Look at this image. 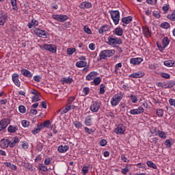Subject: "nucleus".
I'll return each mask as SVG.
<instances>
[{
    "mask_svg": "<svg viewBox=\"0 0 175 175\" xmlns=\"http://www.w3.org/2000/svg\"><path fill=\"white\" fill-rule=\"evenodd\" d=\"M116 54V51L114 49H105L101 51L99 53L98 58L97 61H101V59H107L110 57H113Z\"/></svg>",
    "mask_w": 175,
    "mask_h": 175,
    "instance_id": "f257e3e1",
    "label": "nucleus"
},
{
    "mask_svg": "<svg viewBox=\"0 0 175 175\" xmlns=\"http://www.w3.org/2000/svg\"><path fill=\"white\" fill-rule=\"evenodd\" d=\"M124 96V93L119 92L115 94L111 99V105L113 107L118 106V105L122 100V98Z\"/></svg>",
    "mask_w": 175,
    "mask_h": 175,
    "instance_id": "f03ea898",
    "label": "nucleus"
},
{
    "mask_svg": "<svg viewBox=\"0 0 175 175\" xmlns=\"http://www.w3.org/2000/svg\"><path fill=\"white\" fill-rule=\"evenodd\" d=\"M111 18L112 19L115 25L120 24V11L118 10H111L109 12Z\"/></svg>",
    "mask_w": 175,
    "mask_h": 175,
    "instance_id": "7ed1b4c3",
    "label": "nucleus"
},
{
    "mask_svg": "<svg viewBox=\"0 0 175 175\" xmlns=\"http://www.w3.org/2000/svg\"><path fill=\"white\" fill-rule=\"evenodd\" d=\"M107 44L109 46H116V44H122V40L114 36H109L108 37Z\"/></svg>",
    "mask_w": 175,
    "mask_h": 175,
    "instance_id": "20e7f679",
    "label": "nucleus"
},
{
    "mask_svg": "<svg viewBox=\"0 0 175 175\" xmlns=\"http://www.w3.org/2000/svg\"><path fill=\"white\" fill-rule=\"evenodd\" d=\"M100 106H102V103L99 101H92L90 105V111H92V113H98L99 109H100Z\"/></svg>",
    "mask_w": 175,
    "mask_h": 175,
    "instance_id": "39448f33",
    "label": "nucleus"
},
{
    "mask_svg": "<svg viewBox=\"0 0 175 175\" xmlns=\"http://www.w3.org/2000/svg\"><path fill=\"white\" fill-rule=\"evenodd\" d=\"M52 18H53V20H57V21H59V23H64L67 20H69V16L64 14H53L52 15Z\"/></svg>",
    "mask_w": 175,
    "mask_h": 175,
    "instance_id": "423d86ee",
    "label": "nucleus"
},
{
    "mask_svg": "<svg viewBox=\"0 0 175 175\" xmlns=\"http://www.w3.org/2000/svg\"><path fill=\"white\" fill-rule=\"evenodd\" d=\"M170 43V40H169V38L165 37L163 38L162 40V45L157 44L158 49L160 51H163L167 46H169V44Z\"/></svg>",
    "mask_w": 175,
    "mask_h": 175,
    "instance_id": "0eeeda50",
    "label": "nucleus"
},
{
    "mask_svg": "<svg viewBox=\"0 0 175 175\" xmlns=\"http://www.w3.org/2000/svg\"><path fill=\"white\" fill-rule=\"evenodd\" d=\"M42 49L46 51H50L53 54L57 53V46L55 44H44L42 46Z\"/></svg>",
    "mask_w": 175,
    "mask_h": 175,
    "instance_id": "6e6552de",
    "label": "nucleus"
},
{
    "mask_svg": "<svg viewBox=\"0 0 175 175\" xmlns=\"http://www.w3.org/2000/svg\"><path fill=\"white\" fill-rule=\"evenodd\" d=\"M143 113H144V108L141 106L137 109H132L129 111V113L131 114V116H139V114H143Z\"/></svg>",
    "mask_w": 175,
    "mask_h": 175,
    "instance_id": "1a4fd4ad",
    "label": "nucleus"
},
{
    "mask_svg": "<svg viewBox=\"0 0 175 175\" xmlns=\"http://www.w3.org/2000/svg\"><path fill=\"white\" fill-rule=\"evenodd\" d=\"M111 27L109 25H103L98 29V33L100 35H105L106 32H110Z\"/></svg>",
    "mask_w": 175,
    "mask_h": 175,
    "instance_id": "9d476101",
    "label": "nucleus"
},
{
    "mask_svg": "<svg viewBox=\"0 0 175 175\" xmlns=\"http://www.w3.org/2000/svg\"><path fill=\"white\" fill-rule=\"evenodd\" d=\"M34 33L39 38H47V32L44 30L37 28L34 29Z\"/></svg>",
    "mask_w": 175,
    "mask_h": 175,
    "instance_id": "9b49d317",
    "label": "nucleus"
},
{
    "mask_svg": "<svg viewBox=\"0 0 175 175\" xmlns=\"http://www.w3.org/2000/svg\"><path fill=\"white\" fill-rule=\"evenodd\" d=\"M9 124H10L9 119L6 118L1 120L0 121V132L4 131V129H6Z\"/></svg>",
    "mask_w": 175,
    "mask_h": 175,
    "instance_id": "f8f14e48",
    "label": "nucleus"
},
{
    "mask_svg": "<svg viewBox=\"0 0 175 175\" xmlns=\"http://www.w3.org/2000/svg\"><path fill=\"white\" fill-rule=\"evenodd\" d=\"M125 126H124V124H120L118 125V126L115 129V133H116V135H124V133H125Z\"/></svg>",
    "mask_w": 175,
    "mask_h": 175,
    "instance_id": "ddd939ff",
    "label": "nucleus"
},
{
    "mask_svg": "<svg viewBox=\"0 0 175 175\" xmlns=\"http://www.w3.org/2000/svg\"><path fill=\"white\" fill-rule=\"evenodd\" d=\"M12 79L14 84L16 85V87H20L21 85V82H20L19 76L18 74L17 73H14L12 75Z\"/></svg>",
    "mask_w": 175,
    "mask_h": 175,
    "instance_id": "4468645a",
    "label": "nucleus"
},
{
    "mask_svg": "<svg viewBox=\"0 0 175 175\" xmlns=\"http://www.w3.org/2000/svg\"><path fill=\"white\" fill-rule=\"evenodd\" d=\"M142 32L145 38H150L152 35L151 30H150L148 26L142 27Z\"/></svg>",
    "mask_w": 175,
    "mask_h": 175,
    "instance_id": "2eb2a0df",
    "label": "nucleus"
},
{
    "mask_svg": "<svg viewBox=\"0 0 175 175\" xmlns=\"http://www.w3.org/2000/svg\"><path fill=\"white\" fill-rule=\"evenodd\" d=\"M129 77L133 79H142V77H144V72L142 71H137L130 75Z\"/></svg>",
    "mask_w": 175,
    "mask_h": 175,
    "instance_id": "dca6fc26",
    "label": "nucleus"
},
{
    "mask_svg": "<svg viewBox=\"0 0 175 175\" xmlns=\"http://www.w3.org/2000/svg\"><path fill=\"white\" fill-rule=\"evenodd\" d=\"M142 61L143 58L142 57L131 58L130 59V64H131V65H140Z\"/></svg>",
    "mask_w": 175,
    "mask_h": 175,
    "instance_id": "f3484780",
    "label": "nucleus"
},
{
    "mask_svg": "<svg viewBox=\"0 0 175 175\" xmlns=\"http://www.w3.org/2000/svg\"><path fill=\"white\" fill-rule=\"evenodd\" d=\"M0 146L1 148H8L9 146H10V140L3 139L0 142Z\"/></svg>",
    "mask_w": 175,
    "mask_h": 175,
    "instance_id": "a211bd4d",
    "label": "nucleus"
},
{
    "mask_svg": "<svg viewBox=\"0 0 175 175\" xmlns=\"http://www.w3.org/2000/svg\"><path fill=\"white\" fill-rule=\"evenodd\" d=\"M79 8L81 9H91L92 4L88 1H83L80 4Z\"/></svg>",
    "mask_w": 175,
    "mask_h": 175,
    "instance_id": "6ab92c4d",
    "label": "nucleus"
},
{
    "mask_svg": "<svg viewBox=\"0 0 175 175\" xmlns=\"http://www.w3.org/2000/svg\"><path fill=\"white\" fill-rule=\"evenodd\" d=\"M21 72L25 77H27L28 79H31L32 77V74L31 72L25 68H22Z\"/></svg>",
    "mask_w": 175,
    "mask_h": 175,
    "instance_id": "aec40b11",
    "label": "nucleus"
},
{
    "mask_svg": "<svg viewBox=\"0 0 175 175\" xmlns=\"http://www.w3.org/2000/svg\"><path fill=\"white\" fill-rule=\"evenodd\" d=\"M113 33H114V35H116L117 36H122V34L124 33V30L122 29V28L118 27L113 31Z\"/></svg>",
    "mask_w": 175,
    "mask_h": 175,
    "instance_id": "412c9836",
    "label": "nucleus"
},
{
    "mask_svg": "<svg viewBox=\"0 0 175 175\" xmlns=\"http://www.w3.org/2000/svg\"><path fill=\"white\" fill-rule=\"evenodd\" d=\"M95 76H98V72L92 71L86 76V80H88V81H91V80L95 79Z\"/></svg>",
    "mask_w": 175,
    "mask_h": 175,
    "instance_id": "4be33fe9",
    "label": "nucleus"
},
{
    "mask_svg": "<svg viewBox=\"0 0 175 175\" xmlns=\"http://www.w3.org/2000/svg\"><path fill=\"white\" fill-rule=\"evenodd\" d=\"M39 25V22L36 19H32L31 22H29L27 24L28 28H33V27H38Z\"/></svg>",
    "mask_w": 175,
    "mask_h": 175,
    "instance_id": "5701e85b",
    "label": "nucleus"
},
{
    "mask_svg": "<svg viewBox=\"0 0 175 175\" xmlns=\"http://www.w3.org/2000/svg\"><path fill=\"white\" fill-rule=\"evenodd\" d=\"M68 150H69V146L68 145H60L57 148V151L62 153L66 152Z\"/></svg>",
    "mask_w": 175,
    "mask_h": 175,
    "instance_id": "b1692460",
    "label": "nucleus"
},
{
    "mask_svg": "<svg viewBox=\"0 0 175 175\" xmlns=\"http://www.w3.org/2000/svg\"><path fill=\"white\" fill-rule=\"evenodd\" d=\"M75 107H76V106H75V105H70L69 104H68L64 109H62V114H66V113H68V111H69V110H72V109H75Z\"/></svg>",
    "mask_w": 175,
    "mask_h": 175,
    "instance_id": "393cba45",
    "label": "nucleus"
},
{
    "mask_svg": "<svg viewBox=\"0 0 175 175\" xmlns=\"http://www.w3.org/2000/svg\"><path fill=\"white\" fill-rule=\"evenodd\" d=\"M8 131L9 133H16V132H17V131H18V127L17 126H14V125H10L8 127Z\"/></svg>",
    "mask_w": 175,
    "mask_h": 175,
    "instance_id": "a878e982",
    "label": "nucleus"
},
{
    "mask_svg": "<svg viewBox=\"0 0 175 175\" xmlns=\"http://www.w3.org/2000/svg\"><path fill=\"white\" fill-rule=\"evenodd\" d=\"M8 20V15L5 14H0V25H3Z\"/></svg>",
    "mask_w": 175,
    "mask_h": 175,
    "instance_id": "bb28decb",
    "label": "nucleus"
},
{
    "mask_svg": "<svg viewBox=\"0 0 175 175\" xmlns=\"http://www.w3.org/2000/svg\"><path fill=\"white\" fill-rule=\"evenodd\" d=\"M165 66H167L168 68H172V66H175V61L174 60H167L164 62Z\"/></svg>",
    "mask_w": 175,
    "mask_h": 175,
    "instance_id": "cd10ccee",
    "label": "nucleus"
},
{
    "mask_svg": "<svg viewBox=\"0 0 175 175\" xmlns=\"http://www.w3.org/2000/svg\"><path fill=\"white\" fill-rule=\"evenodd\" d=\"M92 124V118H91V116H87L85 119V125L86 126H91Z\"/></svg>",
    "mask_w": 175,
    "mask_h": 175,
    "instance_id": "c85d7f7f",
    "label": "nucleus"
},
{
    "mask_svg": "<svg viewBox=\"0 0 175 175\" xmlns=\"http://www.w3.org/2000/svg\"><path fill=\"white\" fill-rule=\"evenodd\" d=\"M38 170H40V172H48L49 168L47 167V166L46 165V164H40L38 165Z\"/></svg>",
    "mask_w": 175,
    "mask_h": 175,
    "instance_id": "c756f323",
    "label": "nucleus"
},
{
    "mask_svg": "<svg viewBox=\"0 0 175 175\" xmlns=\"http://www.w3.org/2000/svg\"><path fill=\"white\" fill-rule=\"evenodd\" d=\"M77 68H84L87 66V62L85 61H79L76 63Z\"/></svg>",
    "mask_w": 175,
    "mask_h": 175,
    "instance_id": "7c9ffc66",
    "label": "nucleus"
},
{
    "mask_svg": "<svg viewBox=\"0 0 175 175\" xmlns=\"http://www.w3.org/2000/svg\"><path fill=\"white\" fill-rule=\"evenodd\" d=\"M72 124L77 129H81L83 128V123L79 121H73Z\"/></svg>",
    "mask_w": 175,
    "mask_h": 175,
    "instance_id": "2f4dec72",
    "label": "nucleus"
},
{
    "mask_svg": "<svg viewBox=\"0 0 175 175\" xmlns=\"http://www.w3.org/2000/svg\"><path fill=\"white\" fill-rule=\"evenodd\" d=\"M16 143H18V138L17 137H14L12 141H10V147L13 148L14 146H16Z\"/></svg>",
    "mask_w": 175,
    "mask_h": 175,
    "instance_id": "473e14b6",
    "label": "nucleus"
},
{
    "mask_svg": "<svg viewBox=\"0 0 175 175\" xmlns=\"http://www.w3.org/2000/svg\"><path fill=\"white\" fill-rule=\"evenodd\" d=\"M133 18L131 16H129L127 17H124L122 18V21L124 23V24H129V23H131V21H132Z\"/></svg>",
    "mask_w": 175,
    "mask_h": 175,
    "instance_id": "72a5a7b5",
    "label": "nucleus"
},
{
    "mask_svg": "<svg viewBox=\"0 0 175 175\" xmlns=\"http://www.w3.org/2000/svg\"><path fill=\"white\" fill-rule=\"evenodd\" d=\"M146 165L148 166V167H152V169H157V165H155V163L151 161H148L146 162Z\"/></svg>",
    "mask_w": 175,
    "mask_h": 175,
    "instance_id": "f704fd0d",
    "label": "nucleus"
},
{
    "mask_svg": "<svg viewBox=\"0 0 175 175\" xmlns=\"http://www.w3.org/2000/svg\"><path fill=\"white\" fill-rule=\"evenodd\" d=\"M157 133H158L159 137H161V139H166V137H167L166 133H165L164 131H159V130L157 131Z\"/></svg>",
    "mask_w": 175,
    "mask_h": 175,
    "instance_id": "c9c22d12",
    "label": "nucleus"
},
{
    "mask_svg": "<svg viewBox=\"0 0 175 175\" xmlns=\"http://www.w3.org/2000/svg\"><path fill=\"white\" fill-rule=\"evenodd\" d=\"M160 27L161 28H163L164 29H167L170 28V24L167 22H164L160 25Z\"/></svg>",
    "mask_w": 175,
    "mask_h": 175,
    "instance_id": "e433bc0d",
    "label": "nucleus"
},
{
    "mask_svg": "<svg viewBox=\"0 0 175 175\" xmlns=\"http://www.w3.org/2000/svg\"><path fill=\"white\" fill-rule=\"evenodd\" d=\"M75 100H76V98L75 96H71L68 99V105L75 106Z\"/></svg>",
    "mask_w": 175,
    "mask_h": 175,
    "instance_id": "4c0bfd02",
    "label": "nucleus"
},
{
    "mask_svg": "<svg viewBox=\"0 0 175 175\" xmlns=\"http://www.w3.org/2000/svg\"><path fill=\"white\" fill-rule=\"evenodd\" d=\"M129 166H131V165L127 164L124 168L122 169L121 173L124 175L126 174L128 172H129Z\"/></svg>",
    "mask_w": 175,
    "mask_h": 175,
    "instance_id": "58836bf2",
    "label": "nucleus"
},
{
    "mask_svg": "<svg viewBox=\"0 0 175 175\" xmlns=\"http://www.w3.org/2000/svg\"><path fill=\"white\" fill-rule=\"evenodd\" d=\"M100 81H102V80L99 77L94 78L93 80L94 85H99V84H100Z\"/></svg>",
    "mask_w": 175,
    "mask_h": 175,
    "instance_id": "ea45409f",
    "label": "nucleus"
},
{
    "mask_svg": "<svg viewBox=\"0 0 175 175\" xmlns=\"http://www.w3.org/2000/svg\"><path fill=\"white\" fill-rule=\"evenodd\" d=\"M167 18L171 21H175V12H172L167 16Z\"/></svg>",
    "mask_w": 175,
    "mask_h": 175,
    "instance_id": "a19ab883",
    "label": "nucleus"
},
{
    "mask_svg": "<svg viewBox=\"0 0 175 175\" xmlns=\"http://www.w3.org/2000/svg\"><path fill=\"white\" fill-rule=\"evenodd\" d=\"M13 10H17V0H11Z\"/></svg>",
    "mask_w": 175,
    "mask_h": 175,
    "instance_id": "79ce46f5",
    "label": "nucleus"
},
{
    "mask_svg": "<svg viewBox=\"0 0 175 175\" xmlns=\"http://www.w3.org/2000/svg\"><path fill=\"white\" fill-rule=\"evenodd\" d=\"M165 145L166 147H168V148H170L172 146H173V142H172V139H166L165 142Z\"/></svg>",
    "mask_w": 175,
    "mask_h": 175,
    "instance_id": "37998d69",
    "label": "nucleus"
},
{
    "mask_svg": "<svg viewBox=\"0 0 175 175\" xmlns=\"http://www.w3.org/2000/svg\"><path fill=\"white\" fill-rule=\"evenodd\" d=\"M156 113H157V116H158V117H161V118L163 117V109H157Z\"/></svg>",
    "mask_w": 175,
    "mask_h": 175,
    "instance_id": "c03bdc74",
    "label": "nucleus"
},
{
    "mask_svg": "<svg viewBox=\"0 0 175 175\" xmlns=\"http://www.w3.org/2000/svg\"><path fill=\"white\" fill-rule=\"evenodd\" d=\"M130 99L133 103H137V96L131 94L130 95Z\"/></svg>",
    "mask_w": 175,
    "mask_h": 175,
    "instance_id": "a18cd8bd",
    "label": "nucleus"
},
{
    "mask_svg": "<svg viewBox=\"0 0 175 175\" xmlns=\"http://www.w3.org/2000/svg\"><path fill=\"white\" fill-rule=\"evenodd\" d=\"M64 83H66L67 84H72L73 81V79L72 78H63Z\"/></svg>",
    "mask_w": 175,
    "mask_h": 175,
    "instance_id": "49530a36",
    "label": "nucleus"
},
{
    "mask_svg": "<svg viewBox=\"0 0 175 175\" xmlns=\"http://www.w3.org/2000/svg\"><path fill=\"white\" fill-rule=\"evenodd\" d=\"M89 170H90V168L88 167V166H87V165L83 166L82 168L83 174V175L87 174V173H88Z\"/></svg>",
    "mask_w": 175,
    "mask_h": 175,
    "instance_id": "de8ad7c7",
    "label": "nucleus"
},
{
    "mask_svg": "<svg viewBox=\"0 0 175 175\" xmlns=\"http://www.w3.org/2000/svg\"><path fill=\"white\" fill-rule=\"evenodd\" d=\"M18 110L20 111V113H25V111H27V109L25 108V106L24 105H20L18 107Z\"/></svg>",
    "mask_w": 175,
    "mask_h": 175,
    "instance_id": "09e8293b",
    "label": "nucleus"
},
{
    "mask_svg": "<svg viewBox=\"0 0 175 175\" xmlns=\"http://www.w3.org/2000/svg\"><path fill=\"white\" fill-rule=\"evenodd\" d=\"M76 49L75 48H68L67 49V53L68 54V55H72V54H73V53H75Z\"/></svg>",
    "mask_w": 175,
    "mask_h": 175,
    "instance_id": "8fccbe9b",
    "label": "nucleus"
},
{
    "mask_svg": "<svg viewBox=\"0 0 175 175\" xmlns=\"http://www.w3.org/2000/svg\"><path fill=\"white\" fill-rule=\"evenodd\" d=\"M105 85L103 84H100V95H103V94H105Z\"/></svg>",
    "mask_w": 175,
    "mask_h": 175,
    "instance_id": "3c124183",
    "label": "nucleus"
},
{
    "mask_svg": "<svg viewBox=\"0 0 175 175\" xmlns=\"http://www.w3.org/2000/svg\"><path fill=\"white\" fill-rule=\"evenodd\" d=\"M84 31L88 33V35H91L92 32L91 31V29L88 27V26H84Z\"/></svg>",
    "mask_w": 175,
    "mask_h": 175,
    "instance_id": "603ef678",
    "label": "nucleus"
},
{
    "mask_svg": "<svg viewBox=\"0 0 175 175\" xmlns=\"http://www.w3.org/2000/svg\"><path fill=\"white\" fill-rule=\"evenodd\" d=\"M168 88H173L175 85L174 81H170L167 82Z\"/></svg>",
    "mask_w": 175,
    "mask_h": 175,
    "instance_id": "864d4df0",
    "label": "nucleus"
},
{
    "mask_svg": "<svg viewBox=\"0 0 175 175\" xmlns=\"http://www.w3.org/2000/svg\"><path fill=\"white\" fill-rule=\"evenodd\" d=\"M44 165H51V159H50V157H47L44 159Z\"/></svg>",
    "mask_w": 175,
    "mask_h": 175,
    "instance_id": "5fc2aeb1",
    "label": "nucleus"
},
{
    "mask_svg": "<svg viewBox=\"0 0 175 175\" xmlns=\"http://www.w3.org/2000/svg\"><path fill=\"white\" fill-rule=\"evenodd\" d=\"M40 99L39 96H34L31 98V102L35 103V102H39Z\"/></svg>",
    "mask_w": 175,
    "mask_h": 175,
    "instance_id": "6e6d98bb",
    "label": "nucleus"
},
{
    "mask_svg": "<svg viewBox=\"0 0 175 175\" xmlns=\"http://www.w3.org/2000/svg\"><path fill=\"white\" fill-rule=\"evenodd\" d=\"M22 126H24V128H27V126H29V122L23 120L22 121Z\"/></svg>",
    "mask_w": 175,
    "mask_h": 175,
    "instance_id": "4d7b16f0",
    "label": "nucleus"
},
{
    "mask_svg": "<svg viewBox=\"0 0 175 175\" xmlns=\"http://www.w3.org/2000/svg\"><path fill=\"white\" fill-rule=\"evenodd\" d=\"M50 124H51L50 120H46L43 122L42 126H44V128H49Z\"/></svg>",
    "mask_w": 175,
    "mask_h": 175,
    "instance_id": "13d9d810",
    "label": "nucleus"
},
{
    "mask_svg": "<svg viewBox=\"0 0 175 175\" xmlns=\"http://www.w3.org/2000/svg\"><path fill=\"white\" fill-rule=\"evenodd\" d=\"M33 80L37 83H40V80H42V77L39 75H36L33 77Z\"/></svg>",
    "mask_w": 175,
    "mask_h": 175,
    "instance_id": "bf43d9fd",
    "label": "nucleus"
},
{
    "mask_svg": "<svg viewBox=\"0 0 175 175\" xmlns=\"http://www.w3.org/2000/svg\"><path fill=\"white\" fill-rule=\"evenodd\" d=\"M107 144V141H106V139H101L100 141V146H101V147H105V146H106Z\"/></svg>",
    "mask_w": 175,
    "mask_h": 175,
    "instance_id": "052dcab7",
    "label": "nucleus"
},
{
    "mask_svg": "<svg viewBox=\"0 0 175 175\" xmlns=\"http://www.w3.org/2000/svg\"><path fill=\"white\" fill-rule=\"evenodd\" d=\"M83 92L85 95H88L90 94V88H88V87L84 88L83 90Z\"/></svg>",
    "mask_w": 175,
    "mask_h": 175,
    "instance_id": "680f3d73",
    "label": "nucleus"
},
{
    "mask_svg": "<svg viewBox=\"0 0 175 175\" xmlns=\"http://www.w3.org/2000/svg\"><path fill=\"white\" fill-rule=\"evenodd\" d=\"M39 132H40V130L36 126L34 129L31 131V133H33V135H36L37 133H39Z\"/></svg>",
    "mask_w": 175,
    "mask_h": 175,
    "instance_id": "e2e57ef3",
    "label": "nucleus"
},
{
    "mask_svg": "<svg viewBox=\"0 0 175 175\" xmlns=\"http://www.w3.org/2000/svg\"><path fill=\"white\" fill-rule=\"evenodd\" d=\"M121 159H122V161H123V162H126V163L129 162V159H128V158H126V157H125V154H122Z\"/></svg>",
    "mask_w": 175,
    "mask_h": 175,
    "instance_id": "0e129e2a",
    "label": "nucleus"
},
{
    "mask_svg": "<svg viewBox=\"0 0 175 175\" xmlns=\"http://www.w3.org/2000/svg\"><path fill=\"white\" fill-rule=\"evenodd\" d=\"M157 0H146L147 3L149 5H155L157 3Z\"/></svg>",
    "mask_w": 175,
    "mask_h": 175,
    "instance_id": "69168bd1",
    "label": "nucleus"
},
{
    "mask_svg": "<svg viewBox=\"0 0 175 175\" xmlns=\"http://www.w3.org/2000/svg\"><path fill=\"white\" fill-rule=\"evenodd\" d=\"M169 103H170V106H174L175 107V100L174 99L170 98Z\"/></svg>",
    "mask_w": 175,
    "mask_h": 175,
    "instance_id": "338daca9",
    "label": "nucleus"
},
{
    "mask_svg": "<svg viewBox=\"0 0 175 175\" xmlns=\"http://www.w3.org/2000/svg\"><path fill=\"white\" fill-rule=\"evenodd\" d=\"M89 49H90V50H92V51H94V50H95V44L90 43L89 44Z\"/></svg>",
    "mask_w": 175,
    "mask_h": 175,
    "instance_id": "774afa93",
    "label": "nucleus"
}]
</instances>
